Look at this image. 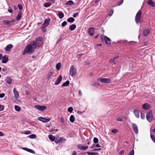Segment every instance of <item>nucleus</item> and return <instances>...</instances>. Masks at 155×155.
I'll return each mask as SVG.
<instances>
[{
	"instance_id": "f257e3e1",
	"label": "nucleus",
	"mask_w": 155,
	"mask_h": 155,
	"mask_svg": "<svg viewBox=\"0 0 155 155\" xmlns=\"http://www.w3.org/2000/svg\"><path fill=\"white\" fill-rule=\"evenodd\" d=\"M36 48L37 42L36 41H34L31 44L26 47L23 54L25 55L26 53L31 54L34 51Z\"/></svg>"
},
{
	"instance_id": "f03ea898",
	"label": "nucleus",
	"mask_w": 155,
	"mask_h": 155,
	"mask_svg": "<svg viewBox=\"0 0 155 155\" xmlns=\"http://www.w3.org/2000/svg\"><path fill=\"white\" fill-rule=\"evenodd\" d=\"M142 12L141 10H139L136 14L135 17V21L136 23L138 24L142 20Z\"/></svg>"
},
{
	"instance_id": "7ed1b4c3",
	"label": "nucleus",
	"mask_w": 155,
	"mask_h": 155,
	"mask_svg": "<svg viewBox=\"0 0 155 155\" xmlns=\"http://www.w3.org/2000/svg\"><path fill=\"white\" fill-rule=\"evenodd\" d=\"M77 69L73 65L71 66L70 70L69 75L71 77H74L77 73Z\"/></svg>"
},
{
	"instance_id": "20e7f679",
	"label": "nucleus",
	"mask_w": 155,
	"mask_h": 155,
	"mask_svg": "<svg viewBox=\"0 0 155 155\" xmlns=\"http://www.w3.org/2000/svg\"><path fill=\"white\" fill-rule=\"evenodd\" d=\"M146 117L147 120L150 122H151L154 119L152 112L151 111H149L147 113Z\"/></svg>"
},
{
	"instance_id": "39448f33",
	"label": "nucleus",
	"mask_w": 155,
	"mask_h": 155,
	"mask_svg": "<svg viewBox=\"0 0 155 155\" xmlns=\"http://www.w3.org/2000/svg\"><path fill=\"white\" fill-rule=\"evenodd\" d=\"M35 108L37 110L41 111L43 112L47 108V106L44 105H35L34 106Z\"/></svg>"
},
{
	"instance_id": "423d86ee",
	"label": "nucleus",
	"mask_w": 155,
	"mask_h": 155,
	"mask_svg": "<svg viewBox=\"0 0 155 155\" xmlns=\"http://www.w3.org/2000/svg\"><path fill=\"white\" fill-rule=\"evenodd\" d=\"M97 80L104 83L109 84L111 82L110 79L107 78H100L97 79Z\"/></svg>"
},
{
	"instance_id": "0eeeda50",
	"label": "nucleus",
	"mask_w": 155,
	"mask_h": 155,
	"mask_svg": "<svg viewBox=\"0 0 155 155\" xmlns=\"http://www.w3.org/2000/svg\"><path fill=\"white\" fill-rule=\"evenodd\" d=\"M13 92L15 100H16L17 102H20V100H18L19 97V94L15 88H14L13 89Z\"/></svg>"
},
{
	"instance_id": "6e6552de",
	"label": "nucleus",
	"mask_w": 155,
	"mask_h": 155,
	"mask_svg": "<svg viewBox=\"0 0 155 155\" xmlns=\"http://www.w3.org/2000/svg\"><path fill=\"white\" fill-rule=\"evenodd\" d=\"M101 39H104L105 41L107 44L109 45L110 44V40L109 38L104 35H101Z\"/></svg>"
},
{
	"instance_id": "1a4fd4ad",
	"label": "nucleus",
	"mask_w": 155,
	"mask_h": 155,
	"mask_svg": "<svg viewBox=\"0 0 155 155\" xmlns=\"http://www.w3.org/2000/svg\"><path fill=\"white\" fill-rule=\"evenodd\" d=\"M38 119L39 120L45 123L48 122L51 120L49 118H46L41 117H38Z\"/></svg>"
},
{
	"instance_id": "9d476101",
	"label": "nucleus",
	"mask_w": 155,
	"mask_h": 155,
	"mask_svg": "<svg viewBox=\"0 0 155 155\" xmlns=\"http://www.w3.org/2000/svg\"><path fill=\"white\" fill-rule=\"evenodd\" d=\"M50 21V19L49 18L46 19L44 21L42 25L44 27H47L49 25Z\"/></svg>"
},
{
	"instance_id": "9b49d317",
	"label": "nucleus",
	"mask_w": 155,
	"mask_h": 155,
	"mask_svg": "<svg viewBox=\"0 0 155 155\" xmlns=\"http://www.w3.org/2000/svg\"><path fill=\"white\" fill-rule=\"evenodd\" d=\"M77 147L81 150H87L88 148L87 146H83L81 144H80L77 145Z\"/></svg>"
},
{
	"instance_id": "f8f14e48",
	"label": "nucleus",
	"mask_w": 155,
	"mask_h": 155,
	"mask_svg": "<svg viewBox=\"0 0 155 155\" xmlns=\"http://www.w3.org/2000/svg\"><path fill=\"white\" fill-rule=\"evenodd\" d=\"M132 127L135 133L136 134H137L138 133V128L137 125L135 124H133Z\"/></svg>"
},
{
	"instance_id": "ddd939ff",
	"label": "nucleus",
	"mask_w": 155,
	"mask_h": 155,
	"mask_svg": "<svg viewBox=\"0 0 155 155\" xmlns=\"http://www.w3.org/2000/svg\"><path fill=\"white\" fill-rule=\"evenodd\" d=\"M62 76L61 75L59 76L57 79V80L55 82V84H54L55 85H57L62 80Z\"/></svg>"
},
{
	"instance_id": "4468645a",
	"label": "nucleus",
	"mask_w": 155,
	"mask_h": 155,
	"mask_svg": "<svg viewBox=\"0 0 155 155\" xmlns=\"http://www.w3.org/2000/svg\"><path fill=\"white\" fill-rule=\"evenodd\" d=\"M150 108V106L148 103L144 104L142 105V108L144 110L149 109Z\"/></svg>"
},
{
	"instance_id": "2eb2a0df",
	"label": "nucleus",
	"mask_w": 155,
	"mask_h": 155,
	"mask_svg": "<svg viewBox=\"0 0 155 155\" xmlns=\"http://www.w3.org/2000/svg\"><path fill=\"white\" fill-rule=\"evenodd\" d=\"M119 56H116L114 58L111 59L110 62L113 63L114 64H115L116 63L117 59L118 58Z\"/></svg>"
},
{
	"instance_id": "dca6fc26",
	"label": "nucleus",
	"mask_w": 155,
	"mask_h": 155,
	"mask_svg": "<svg viewBox=\"0 0 155 155\" xmlns=\"http://www.w3.org/2000/svg\"><path fill=\"white\" fill-rule=\"evenodd\" d=\"M13 48V46L12 44H9L6 47L5 50L7 51H10L11 49Z\"/></svg>"
},
{
	"instance_id": "f3484780",
	"label": "nucleus",
	"mask_w": 155,
	"mask_h": 155,
	"mask_svg": "<svg viewBox=\"0 0 155 155\" xmlns=\"http://www.w3.org/2000/svg\"><path fill=\"white\" fill-rule=\"evenodd\" d=\"M88 32L89 34L92 36L94 34V28L91 27L88 30Z\"/></svg>"
},
{
	"instance_id": "a211bd4d",
	"label": "nucleus",
	"mask_w": 155,
	"mask_h": 155,
	"mask_svg": "<svg viewBox=\"0 0 155 155\" xmlns=\"http://www.w3.org/2000/svg\"><path fill=\"white\" fill-rule=\"evenodd\" d=\"M5 80L6 82L8 84H10L12 83V79L10 77H8L6 78Z\"/></svg>"
},
{
	"instance_id": "6ab92c4d",
	"label": "nucleus",
	"mask_w": 155,
	"mask_h": 155,
	"mask_svg": "<svg viewBox=\"0 0 155 155\" xmlns=\"http://www.w3.org/2000/svg\"><path fill=\"white\" fill-rule=\"evenodd\" d=\"M147 4L152 7H155V3L152 0H149L147 2Z\"/></svg>"
},
{
	"instance_id": "aec40b11",
	"label": "nucleus",
	"mask_w": 155,
	"mask_h": 155,
	"mask_svg": "<svg viewBox=\"0 0 155 155\" xmlns=\"http://www.w3.org/2000/svg\"><path fill=\"white\" fill-rule=\"evenodd\" d=\"M8 61V57L5 55L3 58L2 60V62L3 63H6Z\"/></svg>"
},
{
	"instance_id": "412c9836",
	"label": "nucleus",
	"mask_w": 155,
	"mask_h": 155,
	"mask_svg": "<svg viewBox=\"0 0 155 155\" xmlns=\"http://www.w3.org/2000/svg\"><path fill=\"white\" fill-rule=\"evenodd\" d=\"M150 32V31L148 29H146L144 30L143 35L144 36H147L148 35Z\"/></svg>"
},
{
	"instance_id": "4be33fe9",
	"label": "nucleus",
	"mask_w": 155,
	"mask_h": 155,
	"mask_svg": "<svg viewBox=\"0 0 155 155\" xmlns=\"http://www.w3.org/2000/svg\"><path fill=\"white\" fill-rule=\"evenodd\" d=\"M22 149L24 150L27 151L28 152H30L31 153H34V154L35 153V151L31 149H28V148H25V147L22 148Z\"/></svg>"
},
{
	"instance_id": "5701e85b",
	"label": "nucleus",
	"mask_w": 155,
	"mask_h": 155,
	"mask_svg": "<svg viewBox=\"0 0 155 155\" xmlns=\"http://www.w3.org/2000/svg\"><path fill=\"white\" fill-rule=\"evenodd\" d=\"M61 62H59L58 63L56 66V68L58 70H59L61 68Z\"/></svg>"
},
{
	"instance_id": "b1692460",
	"label": "nucleus",
	"mask_w": 155,
	"mask_h": 155,
	"mask_svg": "<svg viewBox=\"0 0 155 155\" xmlns=\"http://www.w3.org/2000/svg\"><path fill=\"white\" fill-rule=\"evenodd\" d=\"M76 28V25L74 24H72L69 26V29L71 31L74 30Z\"/></svg>"
},
{
	"instance_id": "393cba45",
	"label": "nucleus",
	"mask_w": 155,
	"mask_h": 155,
	"mask_svg": "<svg viewBox=\"0 0 155 155\" xmlns=\"http://www.w3.org/2000/svg\"><path fill=\"white\" fill-rule=\"evenodd\" d=\"M48 137L49 139L52 141H54L55 140V137L54 136L51 134H49L48 135Z\"/></svg>"
},
{
	"instance_id": "a878e982",
	"label": "nucleus",
	"mask_w": 155,
	"mask_h": 155,
	"mask_svg": "<svg viewBox=\"0 0 155 155\" xmlns=\"http://www.w3.org/2000/svg\"><path fill=\"white\" fill-rule=\"evenodd\" d=\"M14 108L15 110L19 112L21 110V108L18 106L15 105L14 106Z\"/></svg>"
},
{
	"instance_id": "bb28decb",
	"label": "nucleus",
	"mask_w": 155,
	"mask_h": 155,
	"mask_svg": "<svg viewBox=\"0 0 155 155\" xmlns=\"http://www.w3.org/2000/svg\"><path fill=\"white\" fill-rule=\"evenodd\" d=\"M70 121L71 123H73L75 120V117L74 116L71 115L70 116L69 118Z\"/></svg>"
},
{
	"instance_id": "cd10ccee",
	"label": "nucleus",
	"mask_w": 155,
	"mask_h": 155,
	"mask_svg": "<svg viewBox=\"0 0 155 155\" xmlns=\"http://www.w3.org/2000/svg\"><path fill=\"white\" fill-rule=\"evenodd\" d=\"M91 86L94 87H98L100 85V84L97 82H95L91 84Z\"/></svg>"
},
{
	"instance_id": "c85d7f7f",
	"label": "nucleus",
	"mask_w": 155,
	"mask_h": 155,
	"mask_svg": "<svg viewBox=\"0 0 155 155\" xmlns=\"http://www.w3.org/2000/svg\"><path fill=\"white\" fill-rule=\"evenodd\" d=\"M58 15L60 18H62L64 17V16L63 13L61 12H58Z\"/></svg>"
},
{
	"instance_id": "c756f323",
	"label": "nucleus",
	"mask_w": 155,
	"mask_h": 155,
	"mask_svg": "<svg viewBox=\"0 0 155 155\" xmlns=\"http://www.w3.org/2000/svg\"><path fill=\"white\" fill-rule=\"evenodd\" d=\"M69 84V81H67L65 82L62 85L63 87H66L68 86Z\"/></svg>"
},
{
	"instance_id": "7c9ffc66",
	"label": "nucleus",
	"mask_w": 155,
	"mask_h": 155,
	"mask_svg": "<svg viewBox=\"0 0 155 155\" xmlns=\"http://www.w3.org/2000/svg\"><path fill=\"white\" fill-rule=\"evenodd\" d=\"M21 12H19L18 15L16 18V20H19L21 18Z\"/></svg>"
},
{
	"instance_id": "2f4dec72",
	"label": "nucleus",
	"mask_w": 155,
	"mask_h": 155,
	"mask_svg": "<svg viewBox=\"0 0 155 155\" xmlns=\"http://www.w3.org/2000/svg\"><path fill=\"white\" fill-rule=\"evenodd\" d=\"M74 20V18L72 17L69 18L67 19V21L69 22H73Z\"/></svg>"
},
{
	"instance_id": "473e14b6",
	"label": "nucleus",
	"mask_w": 155,
	"mask_h": 155,
	"mask_svg": "<svg viewBox=\"0 0 155 155\" xmlns=\"http://www.w3.org/2000/svg\"><path fill=\"white\" fill-rule=\"evenodd\" d=\"M134 114L136 117L137 118H139V114L138 111L137 110H135L134 111Z\"/></svg>"
},
{
	"instance_id": "72a5a7b5",
	"label": "nucleus",
	"mask_w": 155,
	"mask_h": 155,
	"mask_svg": "<svg viewBox=\"0 0 155 155\" xmlns=\"http://www.w3.org/2000/svg\"><path fill=\"white\" fill-rule=\"evenodd\" d=\"M73 2L72 1L70 0L67 2V3H66V5H73Z\"/></svg>"
},
{
	"instance_id": "f704fd0d",
	"label": "nucleus",
	"mask_w": 155,
	"mask_h": 155,
	"mask_svg": "<svg viewBox=\"0 0 155 155\" xmlns=\"http://www.w3.org/2000/svg\"><path fill=\"white\" fill-rule=\"evenodd\" d=\"M100 147L101 146L98 144L96 145L94 144L91 147V148L93 149L95 147Z\"/></svg>"
},
{
	"instance_id": "c9c22d12",
	"label": "nucleus",
	"mask_w": 155,
	"mask_h": 155,
	"mask_svg": "<svg viewBox=\"0 0 155 155\" xmlns=\"http://www.w3.org/2000/svg\"><path fill=\"white\" fill-rule=\"evenodd\" d=\"M53 74L54 73L53 72H49L48 74V79H49L53 75Z\"/></svg>"
},
{
	"instance_id": "e433bc0d",
	"label": "nucleus",
	"mask_w": 155,
	"mask_h": 155,
	"mask_svg": "<svg viewBox=\"0 0 155 155\" xmlns=\"http://www.w3.org/2000/svg\"><path fill=\"white\" fill-rule=\"evenodd\" d=\"M73 110V108L71 107H69L68 109V111L70 113H71Z\"/></svg>"
},
{
	"instance_id": "4c0bfd02",
	"label": "nucleus",
	"mask_w": 155,
	"mask_h": 155,
	"mask_svg": "<svg viewBox=\"0 0 155 155\" xmlns=\"http://www.w3.org/2000/svg\"><path fill=\"white\" fill-rule=\"evenodd\" d=\"M36 135L35 134H31L29 136V137L31 139H34L36 138Z\"/></svg>"
},
{
	"instance_id": "58836bf2",
	"label": "nucleus",
	"mask_w": 155,
	"mask_h": 155,
	"mask_svg": "<svg viewBox=\"0 0 155 155\" xmlns=\"http://www.w3.org/2000/svg\"><path fill=\"white\" fill-rule=\"evenodd\" d=\"M93 141L94 143H97L98 142V140L97 138L94 137V138Z\"/></svg>"
},
{
	"instance_id": "ea45409f",
	"label": "nucleus",
	"mask_w": 155,
	"mask_h": 155,
	"mask_svg": "<svg viewBox=\"0 0 155 155\" xmlns=\"http://www.w3.org/2000/svg\"><path fill=\"white\" fill-rule=\"evenodd\" d=\"M51 4L49 3H45L44 5V6L46 7H49L51 6Z\"/></svg>"
},
{
	"instance_id": "a19ab883",
	"label": "nucleus",
	"mask_w": 155,
	"mask_h": 155,
	"mask_svg": "<svg viewBox=\"0 0 155 155\" xmlns=\"http://www.w3.org/2000/svg\"><path fill=\"white\" fill-rule=\"evenodd\" d=\"M10 22L11 21L8 20H4L3 21V23L4 24L7 25L9 24Z\"/></svg>"
},
{
	"instance_id": "79ce46f5",
	"label": "nucleus",
	"mask_w": 155,
	"mask_h": 155,
	"mask_svg": "<svg viewBox=\"0 0 155 155\" xmlns=\"http://www.w3.org/2000/svg\"><path fill=\"white\" fill-rule=\"evenodd\" d=\"M60 120H61V123H62L63 124H64L65 123L64 119V118L63 117H61V119H60Z\"/></svg>"
},
{
	"instance_id": "37998d69",
	"label": "nucleus",
	"mask_w": 155,
	"mask_h": 155,
	"mask_svg": "<svg viewBox=\"0 0 155 155\" xmlns=\"http://www.w3.org/2000/svg\"><path fill=\"white\" fill-rule=\"evenodd\" d=\"M4 106L0 104V111H2L4 110Z\"/></svg>"
},
{
	"instance_id": "c03bdc74",
	"label": "nucleus",
	"mask_w": 155,
	"mask_h": 155,
	"mask_svg": "<svg viewBox=\"0 0 155 155\" xmlns=\"http://www.w3.org/2000/svg\"><path fill=\"white\" fill-rule=\"evenodd\" d=\"M150 137L153 141L155 143V137L152 135L150 134Z\"/></svg>"
},
{
	"instance_id": "a18cd8bd",
	"label": "nucleus",
	"mask_w": 155,
	"mask_h": 155,
	"mask_svg": "<svg viewBox=\"0 0 155 155\" xmlns=\"http://www.w3.org/2000/svg\"><path fill=\"white\" fill-rule=\"evenodd\" d=\"M36 40L37 41H41L42 44H43V42L42 41V38L41 37H38L36 38Z\"/></svg>"
},
{
	"instance_id": "49530a36",
	"label": "nucleus",
	"mask_w": 155,
	"mask_h": 155,
	"mask_svg": "<svg viewBox=\"0 0 155 155\" xmlns=\"http://www.w3.org/2000/svg\"><path fill=\"white\" fill-rule=\"evenodd\" d=\"M59 140L60 143H61L63 142L65 140V139L62 137H60Z\"/></svg>"
},
{
	"instance_id": "de8ad7c7",
	"label": "nucleus",
	"mask_w": 155,
	"mask_h": 155,
	"mask_svg": "<svg viewBox=\"0 0 155 155\" xmlns=\"http://www.w3.org/2000/svg\"><path fill=\"white\" fill-rule=\"evenodd\" d=\"M112 132L113 133H116L118 132V130L117 129H114L112 130Z\"/></svg>"
},
{
	"instance_id": "09e8293b",
	"label": "nucleus",
	"mask_w": 155,
	"mask_h": 155,
	"mask_svg": "<svg viewBox=\"0 0 155 155\" xmlns=\"http://www.w3.org/2000/svg\"><path fill=\"white\" fill-rule=\"evenodd\" d=\"M18 7L20 10H21L23 8L22 5L21 4H18Z\"/></svg>"
},
{
	"instance_id": "8fccbe9b",
	"label": "nucleus",
	"mask_w": 155,
	"mask_h": 155,
	"mask_svg": "<svg viewBox=\"0 0 155 155\" xmlns=\"http://www.w3.org/2000/svg\"><path fill=\"white\" fill-rule=\"evenodd\" d=\"M141 117L142 119H144L145 118V114L143 113H141Z\"/></svg>"
},
{
	"instance_id": "3c124183",
	"label": "nucleus",
	"mask_w": 155,
	"mask_h": 155,
	"mask_svg": "<svg viewBox=\"0 0 155 155\" xmlns=\"http://www.w3.org/2000/svg\"><path fill=\"white\" fill-rule=\"evenodd\" d=\"M134 150H132L129 153L128 155H134Z\"/></svg>"
},
{
	"instance_id": "603ef678",
	"label": "nucleus",
	"mask_w": 155,
	"mask_h": 155,
	"mask_svg": "<svg viewBox=\"0 0 155 155\" xmlns=\"http://www.w3.org/2000/svg\"><path fill=\"white\" fill-rule=\"evenodd\" d=\"M87 153L89 155H95L96 153L92 152H87Z\"/></svg>"
},
{
	"instance_id": "864d4df0",
	"label": "nucleus",
	"mask_w": 155,
	"mask_h": 155,
	"mask_svg": "<svg viewBox=\"0 0 155 155\" xmlns=\"http://www.w3.org/2000/svg\"><path fill=\"white\" fill-rule=\"evenodd\" d=\"M67 24V22L66 21H64L61 24L62 27L65 26Z\"/></svg>"
},
{
	"instance_id": "5fc2aeb1",
	"label": "nucleus",
	"mask_w": 155,
	"mask_h": 155,
	"mask_svg": "<svg viewBox=\"0 0 155 155\" xmlns=\"http://www.w3.org/2000/svg\"><path fill=\"white\" fill-rule=\"evenodd\" d=\"M45 27H44L43 26H42V27H41L42 31L44 32H45L46 31V29L45 28Z\"/></svg>"
},
{
	"instance_id": "6e6d98bb",
	"label": "nucleus",
	"mask_w": 155,
	"mask_h": 155,
	"mask_svg": "<svg viewBox=\"0 0 155 155\" xmlns=\"http://www.w3.org/2000/svg\"><path fill=\"white\" fill-rule=\"evenodd\" d=\"M116 120L118 121H121L122 120V119L120 117H118L117 118Z\"/></svg>"
},
{
	"instance_id": "4d7b16f0",
	"label": "nucleus",
	"mask_w": 155,
	"mask_h": 155,
	"mask_svg": "<svg viewBox=\"0 0 155 155\" xmlns=\"http://www.w3.org/2000/svg\"><path fill=\"white\" fill-rule=\"evenodd\" d=\"M31 133V132L29 131H26L24 132V134H29Z\"/></svg>"
},
{
	"instance_id": "13d9d810",
	"label": "nucleus",
	"mask_w": 155,
	"mask_h": 155,
	"mask_svg": "<svg viewBox=\"0 0 155 155\" xmlns=\"http://www.w3.org/2000/svg\"><path fill=\"white\" fill-rule=\"evenodd\" d=\"M5 94L4 93H2L0 94V98H3L5 96Z\"/></svg>"
},
{
	"instance_id": "bf43d9fd",
	"label": "nucleus",
	"mask_w": 155,
	"mask_h": 155,
	"mask_svg": "<svg viewBox=\"0 0 155 155\" xmlns=\"http://www.w3.org/2000/svg\"><path fill=\"white\" fill-rule=\"evenodd\" d=\"M113 12H114V11L113 10H111L110 12V13L109 14V16H111L112 15Z\"/></svg>"
},
{
	"instance_id": "052dcab7",
	"label": "nucleus",
	"mask_w": 155,
	"mask_h": 155,
	"mask_svg": "<svg viewBox=\"0 0 155 155\" xmlns=\"http://www.w3.org/2000/svg\"><path fill=\"white\" fill-rule=\"evenodd\" d=\"M123 2V1L122 0L120 1L118 3V5L120 6V5H121Z\"/></svg>"
},
{
	"instance_id": "680f3d73",
	"label": "nucleus",
	"mask_w": 155,
	"mask_h": 155,
	"mask_svg": "<svg viewBox=\"0 0 155 155\" xmlns=\"http://www.w3.org/2000/svg\"><path fill=\"white\" fill-rule=\"evenodd\" d=\"M124 150H120L119 152V154H122L124 153Z\"/></svg>"
},
{
	"instance_id": "e2e57ef3",
	"label": "nucleus",
	"mask_w": 155,
	"mask_h": 155,
	"mask_svg": "<svg viewBox=\"0 0 155 155\" xmlns=\"http://www.w3.org/2000/svg\"><path fill=\"white\" fill-rule=\"evenodd\" d=\"M78 93H79V94L80 96H82V94L81 91V90H79Z\"/></svg>"
},
{
	"instance_id": "0e129e2a",
	"label": "nucleus",
	"mask_w": 155,
	"mask_h": 155,
	"mask_svg": "<svg viewBox=\"0 0 155 155\" xmlns=\"http://www.w3.org/2000/svg\"><path fill=\"white\" fill-rule=\"evenodd\" d=\"M101 150V148H97V149H93V150L94 151H98V150Z\"/></svg>"
},
{
	"instance_id": "69168bd1",
	"label": "nucleus",
	"mask_w": 155,
	"mask_h": 155,
	"mask_svg": "<svg viewBox=\"0 0 155 155\" xmlns=\"http://www.w3.org/2000/svg\"><path fill=\"white\" fill-rule=\"evenodd\" d=\"M78 14L77 13H75L73 15V16L74 17H76L78 15Z\"/></svg>"
},
{
	"instance_id": "338daca9",
	"label": "nucleus",
	"mask_w": 155,
	"mask_h": 155,
	"mask_svg": "<svg viewBox=\"0 0 155 155\" xmlns=\"http://www.w3.org/2000/svg\"><path fill=\"white\" fill-rule=\"evenodd\" d=\"M8 11L10 13H12V11L11 8H9L8 9Z\"/></svg>"
},
{
	"instance_id": "774afa93",
	"label": "nucleus",
	"mask_w": 155,
	"mask_h": 155,
	"mask_svg": "<svg viewBox=\"0 0 155 155\" xmlns=\"http://www.w3.org/2000/svg\"><path fill=\"white\" fill-rule=\"evenodd\" d=\"M77 152L75 151H74L72 153V155H76Z\"/></svg>"
}]
</instances>
